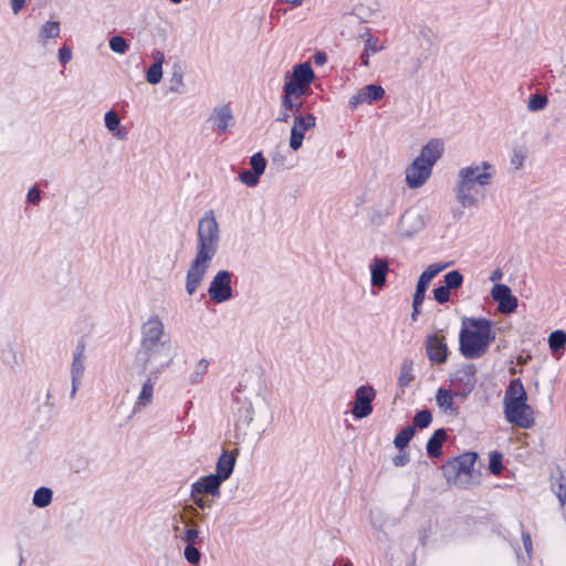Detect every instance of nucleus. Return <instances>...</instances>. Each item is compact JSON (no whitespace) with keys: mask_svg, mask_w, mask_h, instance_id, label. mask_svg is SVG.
I'll return each instance as SVG.
<instances>
[{"mask_svg":"<svg viewBox=\"0 0 566 566\" xmlns=\"http://www.w3.org/2000/svg\"><path fill=\"white\" fill-rule=\"evenodd\" d=\"M552 490L558 497L560 507H564L566 504V481L562 474L552 482Z\"/></svg>","mask_w":566,"mask_h":566,"instance_id":"33","label":"nucleus"},{"mask_svg":"<svg viewBox=\"0 0 566 566\" xmlns=\"http://www.w3.org/2000/svg\"><path fill=\"white\" fill-rule=\"evenodd\" d=\"M172 3H180L182 0H170Z\"/></svg>","mask_w":566,"mask_h":566,"instance_id":"63","label":"nucleus"},{"mask_svg":"<svg viewBox=\"0 0 566 566\" xmlns=\"http://www.w3.org/2000/svg\"><path fill=\"white\" fill-rule=\"evenodd\" d=\"M463 282V276L459 271H451L444 275V285L448 290L458 289Z\"/></svg>","mask_w":566,"mask_h":566,"instance_id":"39","label":"nucleus"},{"mask_svg":"<svg viewBox=\"0 0 566 566\" xmlns=\"http://www.w3.org/2000/svg\"><path fill=\"white\" fill-rule=\"evenodd\" d=\"M235 400L240 405L238 409L239 419L245 424H250L254 417L266 406L265 399L259 390L247 388L238 389Z\"/></svg>","mask_w":566,"mask_h":566,"instance_id":"8","label":"nucleus"},{"mask_svg":"<svg viewBox=\"0 0 566 566\" xmlns=\"http://www.w3.org/2000/svg\"><path fill=\"white\" fill-rule=\"evenodd\" d=\"M490 462H489V469L490 471L497 475L502 472V469H503V464H502V459H503V455L502 453L500 452H496V451H493L490 453Z\"/></svg>","mask_w":566,"mask_h":566,"instance_id":"41","label":"nucleus"},{"mask_svg":"<svg viewBox=\"0 0 566 566\" xmlns=\"http://www.w3.org/2000/svg\"><path fill=\"white\" fill-rule=\"evenodd\" d=\"M436 401L438 407L444 412V413H454V402H453V395L450 390L439 388L436 394Z\"/></svg>","mask_w":566,"mask_h":566,"instance_id":"27","label":"nucleus"},{"mask_svg":"<svg viewBox=\"0 0 566 566\" xmlns=\"http://www.w3.org/2000/svg\"><path fill=\"white\" fill-rule=\"evenodd\" d=\"M503 405L507 422L523 429H530L533 427V409L527 405V400L504 402Z\"/></svg>","mask_w":566,"mask_h":566,"instance_id":"10","label":"nucleus"},{"mask_svg":"<svg viewBox=\"0 0 566 566\" xmlns=\"http://www.w3.org/2000/svg\"><path fill=\"white\" fill-rule=\"evenodd\" d=\"M231 273L227 270L219 271L212 279L208 293L216 303H223L232 297Z\"/></svg>","mask_w":566,"mask_h":566,"instance_id":"13","label":"nucleus"},{"mask_svg":"<svg viewBox=\"0 0 566 566\" xmlns=\"http://www.w3.org/2000/svg\"><path fill=\"white\" fill-rule=\"evenodd\" d=\"M548 104V99L544 94H533L527 101V109L530 112H538L544 109Z\"/></svg>","mask_w":566,"mask_h":566,"instance_id":"37","label":"nucleus"},{"mask_svg":"<svg viewBox=\"0 0 566 566\" xmlns=\"http://www.w3.org/2000/svg\"><path fill=\"white\" fill-rule=\"evenodd\" d=\"M502 277H503V272L500 269H496L491 273L490 281L499 284L497 282H500L502 280Z\"/></svg>","mask_w":566,"mask_h":566,"instance_id":"58","label":"nucleus"},{"mask_svg":"<svg viewBox=\"0 0 566 566\" xmlns=\"http://www.w3.org/2000/svg\"><path fill=\"white\" fill-rule=\"evenodd\" d=\"M527 359H528V357L527 358L518 357L517 363L523 365V364H526Z\"/></svg>","mask_w":566,"mask_h":566,"instance_id":"61","label":"nucleus"},{"mask_svg":"<svg viewBox=\"0 0 566 566\" xmlns=\"http://www.w3.org/2000/svg\"><path fill=\"white\" fill-rule=\"evenodd\" d=\"M428 358L434 364H442L448 358V346L441 333L429 335L426 340Z\"/></svg>","mask_w":566,"mask_h":566,"instance_id":"17","label":"nucleus"},{"mask_svg":"<svg viewBox=\"0 0 566 566\" xmlns=\"http://www.w3.org/2000/svg\"><path fill=\"white\" fill-rule=\"evenodd\" d=\"M197 237L196 254L213 259L219 249L221 234L219 223L212 210L206 212L200 218Z\"/></svg>","mask_w":566,"mask_h":566,"instance_id":"6","label":"nucleus"},{"mask_svg":"<svg viewBox=\"0 0 566 566\" xmlns=\"http://www.w3.org/2000/svg\"><path fill=\"white\" fill-rule=\"evenodd\" d=\"M432 421V415L429 410H421L416 413L413 423L421 429L427 428Z\"/></svg>","mask_w":566,"mask_h":566,"instance_id":"45","label":"nucleus"},{"mask_svg":"<svg viewBox=\"0 0 566 566\" xmlns=\"http://www.w3.org/2000/svg\"><path fill=\"white\" fill-rule=\"evenodd\" d=\"M315 78L310 63L296 64L292 71L284 74L282 88V107L298 113L303 106V98L311 92V84Z\"/></svg>","mask_w":566,"mask_h":566,"instance_id":"4","label":"nucleus"},{"mask_svg":"<svg viewBox=\"0 0 566 566\" xmlns=\"http://www.w3.org/2000/svg\"><path fill=\"white\" fill-rule=\"evenodd\" d=\"M530 156V146L525 142H516L512 146L510 164L514 170L524 168Z\"/></svg>","mask_w":566,"mask_h":566,"instance_id":"23","label":"nucleus"},{"mask_svg":"<svg viewBox=\"0 0 566 566\" xmlns=\"http://www.w3.org/2000/svg\"><path fill=\"white\" fill-rule=\"evenodd\" d=\"M211 261V258L198 254H196L195 259L191 261L186 276V291L189 295H193L197 292L206 276Z\"/></svg>","mask_w":566,"mask_h":566,"instance_id":"11","label":"nucleus"},{"mask_svg":"<svg viewBox=\"0 0 566 566\" xmlns=\"http://www.w3.org/2000/svg\"><path fill=\"white\" fill-rule=\"evenodd\" d=\"M491 296L497 303V310L503 314H511L517 308V298L505 284H495L491 290Z\"/></svg>","mask_w":566,"mask_h":566,"instance_id":"16","label":"nucleus"},{"mask_svg":"<svg viewBox=\"0 0 566 566\" xmlns=\"http://www.w3.org/2000/svg\"><path fill=\"white\" fill-rule=\"evenodd\" d=\"M235 464V454L223 451L218 459L216 475L223 482L230 478Z\"/></svg>","mask_w":566,"mask_h":566,"instance_id":"24","label":"nucleus"},{"mask_svg":"<svg viewBox=\"0 0 566 566\" xmlns=\"http://www.w3.org/2000/svg\"><path fill=\"white\" fill-rule=\"evenodd\" d=\"M522 539H523V544H524L526 553L528 555H531V553H532V538H531L530 533H523Z\"/></svg>","mask_w":566,"mask_h":566,"instance_id":"56","label":"nucleus"},{"mask_svg":"<svg viewBox=\"0 0 566 566\" xmlns=\"http://www.w3.org/2000/svg\"><path fill=\"white\" fill-rule=\"evenodd\" d=\"M369 270L371 285L377 289L384 287L389 272L388 261L382 258H375L369 264Z\"/></svg>","mask_w":566,"mask_h":566,"instance_id":"19","label":"nucleus"},{"mask_svg":"<svg viewBox=\"0 0 566 566\" xmlns=\"http://www.w3.org/2000/svg\"><path fill=\"white\" fill-rule=\"evenodd\" d=\"M566 344V333L564 331H555L548 336V345L553 352L564 349Z\"/></svg>","mask_w":566,"mask_h":566,"instance_id":"35","label":"nucleus"},{"mask_svg":"<svg viewBox=\"0 0 566 566\" xmlns=\"http://www.w3.org/2000/svg\"><path fill=\"white\" fill-rule=\"evenodd\" d=\"M222 480L218 478L214 473L200 478L197 482H195L191 486L192 494L201 493V494H211L217 496L220 494V485L222 484Z\"/></svg>","mask_w":566,"mask_h":566,"instance_id":"20","label":"nucleus"},{"mask_svg":"<svg viewBox=\"0 0 566 566\" xmlns=\"http://www.w3.org/2000/svg\"><path fill=\"white\" fill-rule=\"evenodd\" d=\"M40 191L36 188H32L28 192V200L31 203H38L40 201Z\"/></svg>","mask_w":566,"mask_h":566,"instance_id":"55","label":"nucleus"},{"mask_svg":"<svg viewBox=\"0 0 566 566\" xmlns=\"http://www.w3.org/2000/svg\"><path fill=\"white\" fill-rule=\"evenodd\" d=\"M60 23L56 21H48L45 22L38 34L39 41L42 43H46L48 40L56 39L60 36Z\"/></svg>","mask_w":566,"mask_h":566,"instance_id":"29","label":"nucleus"},{"mask_svg":"<svg viewBox=\"0 0 566 566\" xmlns=\"http://www.w3.org/2000/svg\"><path fill=\"white\" fill-rule=\"evenodd\" d=\"M59 59L62 63L66 64L72 60V50L69 46H62L59 50Z\"/></svg>","mask_w":566,"mask_h":566,"instance_id":"52","label":"nucleus"},{"mask_svg":"<svg viewBox=\"0 0 566 566\" xmlns=\"http://www.w3.org/2000/svg\"><path fill=\"white\" fill-rule=\"evenodd\" d=\"M426 227L423 213L415 207L407 209L399 218L396 226V235L408 239L420 232Z\"/></svg>","mask_w":566,"mask_h":566,"instance_id":"9","label":"nucleus"},{"mask_svg":"<svg viewBox=\"0 0 566 566\" xmlns=\"http://www.w3.org/2000/svg\"><path fill=\"white\" fill-rule=\"evenodd\" d=\"M165 337L163 321L154 315L142 325L140 345L134 358L138 373L160 375L174 361V350Z\"/></svg>","mask_w":566,"mask_h":566,"instance_id":"1","label":"nucleus"},{"mask_svg":"<svg viewBox=\"0 0 566 566\" xmlns=\"http://www.w3.org/2000/svg\"><path fill=\"white\" fill-rule=\"evenodd\" d=\"M261 175L256 174L255 171L251 170H243L239 175V179L242 184H244L248 187H254L259 184Z\"/></svg>","mask_w":566,"mask_h":566,"instance_id":"43","label":"nucleus"},{"mask_svg":"<svg viewBox=\"0 0 566 566\" xmlns=\"http://www.w3.org/2000/svg\"><path fill=\"white\" fill-rule=\"evenodd\" d=\"M442 153L443 144L438 139L430 140L421 148L419 155L405 169V181L409 189H419L427 184Z\"/></svg>","mask_w":566,"mask_h":566,"instance_id":"5","label":"nucleus"},{"mask_svg":"<svg viewBox=\"0 0 566 566\" xmlns=\"http://www.w3.org/2000/svg\"><path fill=\"white\" fill-rule=\"evenodd\" d=\"M163 78V66L151 64L146 73V80L148 83L155 85L158 84Z\"/></svg>","mask_w":566,"mask_h":566,"instance_id":"44","label":"nucleus"},{"mask_svg":"<svg viewBox=\"0 0 566 566\" xmlns=\"http://www.w3.org/2000/svg\"><path fill=\"white\" fill-rule=\"evenodd\" d=\"M361 103H367L363 90H360L349 98V105L352 108H356Z\"/></svg>","mask_w":566,"mask_h":566,"instance_id":"51","label":"nucleus"},{"mask_svg":"<svg viewBox=\"0 0 566 566\" xmlns=\"http://www.w3.org/2000/svg\"><path fill=\"white\" fill-rule=\"evenodd\" d=\"M213 123L219 130H226L232 124L230 108L223 106L214 111Z\"/></svg>","mask_w":566,"mask_h":566,"instance_id":"30","label":"nucleus"},{"mask_svg":"<svg viewBox=\"0 0 566 566\" xmlns=\"http://www.w3.org/2000/svg\"><path fill=\"white\" fill-rule=\"evenodd\" d=\"M250 165L253 171L262 176L266 168V160L261 153H256L250 158Z\"/></svg>","mask_w":566,"mask_h":566,"instance_id":"42","label":"nucleus"},{"mask_svg":"<svg viewBox=\"0 0 566 566\" xmlns=\"http://www.w3.org/2000/svg\"><path fill=\"white\" fill-rule=\"evenodd\" d=\"M52 495L53 493L51 489L42 486L34 492L33 504L36 507H46L52 502Z\"/></svg>","mask_w":566,"mask_h":566,"instance_id":"32","label":"nucleus"},{"mask_svg":"<svg viewBox=\"0 0 566 566\" xmlns=\"http://www.w3.org/2000/svg\"><path fill=\"white\" fill-rule=\"evenodd\" d=\"M527 400V394L526 390L520 379H514L511 381L505 396H504V402H512V401H522Z\"/></svg>","mask_w":566,"mask_h":566,"instance_id":"26","label":"nucleus"},{"mask_svg":"<svg viewBox=\"0 0 566 566\" xmlns=\"http://www.w3.org/2000/svg\"><path fill=\"white\" fill-rule=\"evenodd\" d=\"M376 391L371 386H360L355 391L353 415L356 419L368 417L373 412V400Z\"/></svg>","mask_w":566,"mask_h":566,"instance_id":"15","label":"nucleus"},{"mask_svg":"<svg viewBox=\"0 0 566 566\" xmlns=\"http://www.w3.org/2000/svg\"><path fill=\"white\" fill-rule=\"evenodd\" d=\"M105 126L109 132H116L115 136L119 139L125 138L126 132L124 129H119L120 120L117 114L114 111H108L104 117Z\"/></svg>","mask_w":566,"mask_h":566,"instance_id":"31","label":"nucleus"},{"mask_svg":"<svg viewBox=\"0 0 566 566\" xmlns=\"http://www.w3.org/2000/svg\"><path fill=\"white\" fill-rule=\"evenodd\" d=\"M324 56H321V55H316V62L317 63H323L324 62Z\"/></svg>","mask_w":566,"mask_h":566,"instance_id":"62","label":"nucleus"},{"mask_svg":"<svg viewBox=\"0 0 566 566\" xmlns=\"http://www.w3.org/2000/svg\"><path fill=\"white\" fill-rule=\"evenodd\" d=\"M109 48L114 53L124 54L128 50V44L123 36L115 35L109 40Z\"/></svg>","mask_w":566,"mask_h":566,"instance_id":"40","label":"nucleus"},{"mask_svg":"<svg viewBox=\"0 0 566 566\" xmlns=\"http://www.w3.org/2000/svg\"><path fill=\"white\" fill-rule=\"evenodd\" d=\"M147 374H148V377L144 380V382L142 385L140 392L135 402V407H134L135 411L147 407L153 401L154 387H155V382H156L158 375H150L149 373H147Z\"/></svg>","mask_w":566,"mask_h":566,"instance_id":"22","label":"nucleus"},{"mask_svg":"<svg viewBox=\"0 0 566 566\" xmlns=\"http://www.w3.org/2000/svg\"><path fill=\"white\" fill-rule=\"evenodd\" d=\"M25 0H11V9L14 14L19 13L20 10L24 7Z\"/></svg>","mask_w":566,"mask_h":566,"instance_id":"57","label":"nucleus"},{"mask_svg":"<svg viewBox=\"0 0 566 566\" xmlns=\"http://www.w3.org/2000/svg\"><path fill=\"white\" fill-rule=\"evenodd\" d=\"M495 168L485 160L474 161L458 169L453 186L457 202L463 209L478 207L494 179Z\"/></svg>","mask_w":566,"mask_h":566,"instance_id":"2","label":"nucleus"},{"mask_svg":"<svg viewBox=\"0 0 566 566\" xmlns=\"http://www.w3.org/2000/svg\"><path fill=\"white\" fill-rule=\"evenodd\" d=\"M433 296L438 303L443 304L450 298V290H448L446 286H439L434 289Z\"/></svg>","mask_w":566,"mask_h":566,"instance_id":"47","label":"nucleus"},{"mask_svg":"<svg viewBox=\"0 0 566 566\" xmlns=\"http://www.w3.org/2000/svg\"><path fill=\"white\" fill-rule=\"evenodd\" d=\"M475 453H464L443 467V473L449 483L468 488L472 483L475 464Z\"/></svg>","mask_w":566,"mask_h":566,"instance_id":"7","label":"nucleus"},{"mask_svg":"<svg viewBox=\"0 0 566 566\" xmlns=\"http://www.w3.org/2000/svg\"><path fill=\"white\" fill-rule=\"evenodd\" d=\"M446 268L447 264H431L419 276L412 302L413 312L411 314V318L413 321L417 318L419 314V307L424 300L426 292L431 280Z\"/></svg>","mask_w":566,"mask_h":566,"instance_id":"12","label":"nucleus"},{"mask_svg":"<svg viewBox=\"0 0 566 566\" xmlns=\"http://www.w3.org/2000/svg\"><path fill=\"white\" fill-rule=\"evenodd\" d=\"M415 379L413 376V361L411 359H405L399 368L398 386L400 388L408 387Z\"/></svg>","mask_w":566,"mask_h":566,"instance_id":"28","label":"nucleus"},{"mask_svg":"<svg viewBox=\"0 0 566 566\" xmlns=\"http://www.w3.org/2000/svg\"><path fill=\"white\" fill-rule=\"evenodd\" d=\"M511 373H512V374H515V373H516V368H513V369L511 370Z\"/></svg>","mask_w":566,"mask_h":566,"instance_id":"64","label":"nucleus"},{"mask_svg":"<svg viewBox=\"0 0 566 566\" xmlns=\"http://www.w3.org/2000/svg\"><path fill=\"white\" fill-rule=\"evenodd\" d=\"M184 85L182 75L180 73H174L170 78V87L171 92H180Z\"/></svg>","mask_w":566,"mask_h":566,"instance_id":"49","label":"nucleus"},{"mask_svg":"<svg viewBox=\"0 0 566 566\" xmlns=\"http://www.w3.org/2000/svg\"><path fill=\"white\" fill-rule=\"evenodd\" d=\"M209 365H210V363L208 359H206V358L199 359L192 368V371L190 374V380L192 382H198L202 378V376L207 373Z\"/></svg>","mask_w":566,"mask_h":566,"instance_id":"38","label":"nucleus"},{"mask_svg":"<svg viewBox=\"0 0 566 566\" xmlns=\"http://www.w3.org/2000/svg\"><path fill=\"white\" fill-rule=\"evenodd\" d=\"M494 339L495 332L488 318L469 317L462 321L459 349L467 359H476L485 355Z\"/></svg>","mask_w":566,"mask_h":566,"instance_id":"3","label":"nucleus"},{"mask_svg":"<svg viewBox=\"0 0 566 566\" xmlns=\"http://www.w3.org/2000/svg\"><path fill=\"white\" fill-rule=\"evenodd\" d=\"M363 92H364L365 99L367 101V103L379 101L385 95V90L381 86L375 85V84H369V85L365 86L363 88Z\"/></svg>","mask_w":566,"mask_h":566,"instance_id":"36","label":"nucleus"},{"mask_svg":"<svg viewBox=\"0 0 566 566\" xmlns=\"http://www.w3.org/2000/svg\"><path fill=\"white\" fill-rule=\"evenodd\" d=\"M184 522V515L182 514H176L172 517V531L176 536H179V533H181L180 523Z\"/></svg>","mask_w":566,"mask_h":566,"instance_id":"53","label":"nucleus"},{"mask_svg":"<svg viewBox=\"0 0 566 566\" xmlns=\"http://www.w3.org/2000/svg\"><path fill=\"white\" fill-rule=\"evenodd\" d=\"M447 439V431L444 429H438L433 432L427 442V452L432 458H438L441 454L442 443Z\"/></svg>","mask_w":566,"mask_h":566,"instance_id":"25","label":"nucleus"},{"mask_svg":"<svg viewBox=\"0 0 566 566\" xmlns=\"http://www.w3.org/2000/svg\"><path fill=\"white\" fill-rule=\"evenodd\" d=\"M292 111H289V109H285L282 112L281 116L277 118V120L280 122H286L289 118H290V115H291ZM293 114L296 116L297 113H294Z\"/></svg>","mask_w":566,"mask_h":566,"instance_id":"59","label":"nucleus"},{"mask_svg":"<svg viewBox=\"0 0 566 566\" xmlns=\"http://www.w3.org/2000/svg\"><path fill=\"white\" fill-rule=\"evenodd\" d=\"M416 433V430L413 427H406L403 428L396 437H395V440H394V444L397 449H403L405 447L408 446L409 441L412 439V437L415 436Z\"/></svg>","mask_w":566,"mask_h":566,"instance_id":"34","label":"nucleus"},{"mask_svg":"<svg viewBox=\"0 0 566 566\" xmlns=\"http://www.w3.org/2000/svg\"><path fill=\"white\" fill-rule=\"evenodd\" d=\"M151 57L154 60L153 64L163 66V64L165 62V54L161 51H159V50L154 51L151 53Z\"/></svg>","mask_w":566,"mask_h":566,"instance_id":"54","label":"nucleus"},{"mask_svg":"<svg viewBox=\"0 0 566 566\" xmlns=\"http://www.w3.org/2000/svg\"><path fill=\"white\" fill-rule=\"evenodd\" d=\"M184 555H185L186 560L188 563H190V564H193V565L198 564L200 562V558H201V554L198 551V548H196L191 544H188L186 546Z\"/></svg>","mask_w":566,"mask_h":566,"instance_id":"46","label":"nucleus"},{"mask_svg":"<svg viewBox=\"0 0 566 566\" xmlns=\"http://www.w3.org/2000/svg\"><path fill=\"white\" fill-rule=\"evenodd\" d=\"M191 499L193 500L195 504L197 506H199L200 509H207V507L211 506V501L206 499L203 496V494H201V493H197V492H196V494L191 493Z\"/></svg>","mask_w":566,"mask_h":566,"instance_id":"50","label":"nucleus"},{"mask_svg":"<svg viewBox=\"0 0 566 566\" xmlns=\"http://www.w3.org/2000/svg\"><path fill=\"white\" fill-rule=\"evenodd\" d=\"M85 370V344L78 343L73 356V363L71 367L72 375V396L75 395L80 379L82 378Z\"/></svg>","mask_w":566,"mask_h":566,"instance_id":"18","label":"nucleus"},{"mask_svg":"<svg viewBox=\"0 0 566 566\" xmlns=\"http://www.w3.org/2000/svg\"><path fill=\"white\" fill-rule=\"evenodd\" d=\"M316 126V117L308 113L305 115L294 116V122L291 128V136L289 145L292 150L296 151L302 147L305 133Z\"/></svg>","mask_w":566,"mask_h":566,"instance_id":"14","label":"nucleus"},{"mask_svg":"<svg viewBox=\"0 0 566 566\" xmlns=\"http://www.w3.org/2000/svg\"><path fill=\"white\" fill-rule=\"evenodd\" d=\"M406 462H407V458H406V457H402V455L396 457V458L394 459V463H395L396 465H405V464H406Z\"/></svg>","mask_w":566,"mask_h":566,"instance_id":"60","label":"nucleus"},{"mask_svg":"<svg viewBox=\"0 0 566 566\" xmlns=\"http://www.w3.org/2000/svg\"><path fill=\"white\" fill-rule=\"evenodd\" d=\"M361 39L364 40L365 46L364 52L361 53V63L365 66H369V57L376 53L381 52L386 49V42L374 36L369 31H366L361 34Z\"/></svg>","mask_w":566,"mask_h":566,"instance_id":"21","label":"nucleus"},{"mask_svg":"<svg viewBox=\"0 0 566 566\" xmlns=\"http://www.w3.org/2000/svg\"><path fill=\"white\" fill-rule=\"evenodd\" d=\"M199 536V531L197 528H186L182 531L180 535L181 539L188 542L189 544H193Z\"/></svg>","mask_w":566,"mask_h":566,"instance_id":"48","label":"nucleus"}]
</instances>
